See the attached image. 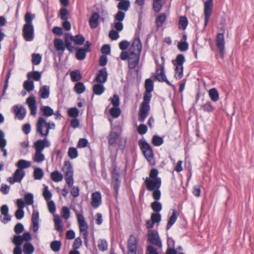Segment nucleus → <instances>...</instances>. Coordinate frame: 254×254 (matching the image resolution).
<instances>
[{"label": "nucleus", "instance_id": "50", "mask_svg": "<svg viewBox=\"0 0 254 254\" xmlns=\"http://www.w3.org/2000/svg\"><path fill=\"white\" fill-rule=\"evenodd\" d=\"M119 168L115 162L113 163L111 166V174L112 178L119 177Z\"/></svg>", "mask_w": 254, "mask_h": 254}, {"label": "nucleus", "instance_id": "29", "mask_svg": "<svg viewBox=\"0 0 254 254\" xmlns=\"http://www.w3.org/2000/svg\"><path fill=\"white\" fill-rule=\"evenodd\" d=\"M54 45L58 51L64 52L65 50V46L64 41L61 39L56 38L54 41Z\"/></svg>", "mask_w": 254, "mask_h": 254}, {"label": "nucleus", "instance_id": "15", "mask_svg": "<svg viewBox=\"0 0 254 254\" xmlns=\"http://www.w3.org/2000/svg\"><path fill=\"white\" fill-rule=\"evenodd\" d=\"M213 6V0H206L204 2V26H206L208 22L209 18L211 15Z\"/></svg>", "mask_w": 254, "mask_h": 254}, {"label": "nucleus", "instance_id": "43", "mask_svg": "<svg viewBox=\"0 0 254 254\" xmlns=\"http://www.w3.org/2000/svg\"><path fill=\"white\" fill-rule=\"evenodd\" d=\"M73 39L74 43L78 45H82L85 41L84 37L80 34L73 36Z\"/></svg>", "mask_w": 254, "mask_h": 254}, {"label": "nucleus", "instance_id": "45", "mask_svg": "<svg viewBox=\"0 0 254 254\" xmlns=\"http://www.w3.org/2000/svg\"><path fill=\"white\" fill-rule=\"evenodd\" d=\"M61 246L62 243L60 241H54L51 243L50 247L53 251L58 252L60 250Z\"/></svg>", "mask_w": 254, "mask_h": 254}, {"label": "nucleus", "instance_id": "7", "mask_svg": "<svg viewBox=\"0 0 254 254\" xmlns=\"http://www.w3.org/2000/svg\"><path fill=\"white\" fill-rule=\"evenodd\" d=\"M63 171L64 173L65 180L69 188L72 187L74 183L73 178V171L72 165L69 161H64Z\"/></svg>", "mask_w": 254, "mask_h": 254}, {"label": "nucleus", "instance_id": "55", "mask_svg": "<svg viewBox=\"0 0 254 254\" xmlns=\"http://www.w3.org/2000/svg\"><path fill=\"white\" fill-rule=\"evenodd\" d=\"M67 113L69 117L76 118L79 115V111L75 107L71 108L68 110Z\"/></svg>", "mask_w": 254, "mask_h": 254}, {"label": "nucleus", "instance_id": "64", "mask_svg": "<svg viewBox=\"0 0 254 254\" xmlns=\"http://www.w3.org/2000/svg\"><path fill=\"white\" fill-rule=\"evenodd\" d=\"M99 13L100 15L101 21L103 23L105 22L108 16L107 10L104 8H102Z\"/></svg>", "mask_w": 254, "mask_h": 254}, {"label": "nucleus", "instance_id": "57", "mask_svg": "<svg viewBox=\"0 0 254 254\" xmlns=\"http://www.w3.org/2000/svg\"><path fill=\"white\" fill-rule=\"evenodd\" d=\"M189 48V44L186 41H180L178 44V48L181 52L186 51Z\"/></svg>", "mask_w": 254, "mask_h": 254}, {"label": "nucleus", "instance_id": "56", "mask_svg": "<svg viewBox=\"0 0 254 254\" xmlns=\"http://www.w3.org/2000/svg\"><path fill=\"white\" fill-rule=\"evenodd\" d=\"M26 242L23 246V252L25 254H32V244L28 241Z\"/></svg>", "mask_w": 254, "mask_h": 254}, {"label": "nucleus", "instance_id": "36", "mask_svg": "<svg viewBox=\"0 0 254 254\" xmlns=\"http://www.w3.org/2000/svg\"><path fill=\"white\" fill-rule=\"evenodd\" d=\"M93 90L94 93L96 95H100L102 94L105 90L103 83L95 84L93 86Z\"/></svg>", "mask_w": 254, "mask_h": 254}, {"label": "nucleus", "instance_id": "26", "mask_svg": "<svg viewBox=\"0 0 254 254\" xmlns=\"http://www.w3.org/2000/svg\"><path fill=\"white\" fill-rule=\"evenodd\" d=\"M153 88L154 84L153 80L150 78L147 79L145 82V90L143 93V95H150V93L153 90Z\"/></svg>", "mask_w": 254, "mask_h": 254}, {"label": "nucleus", "instance_id": "40", "mask_svg": "<svg viewBox=\"0 0 254 254\" xmlns=\"http://www.w3.org/2000/svg\"><path fill=\"white\" fill-rule=\"evenodd\" d=\"M86 53H87V52L86 51H85V50L83 49V48H79L77 50L76 53V55H75L76 58L78 60H80V61L83 60L86 57Z\"/></svg>", "mask_w": 254, "mask_h": 254}, {"label": "nucleus", "instance_id": "46", "mask_svg": "<svg viewBox=\"0 0 254 254\" xmlns=\"http://www.w3.org/2000/svg\"><path fill=\"white\" fill-rule=\"evenodd\" d=\"M151 207L154 212L159 213L162 208V204L158 201H155L151 203Z\"/></svg>", "mask_w": 254, "mask_h": 254}, {"label": "nucleus", "instance_id": "39", "mask_svg": "<svg viewBox=\"0 0 254 254\" xmlns=\"http://www.w3.org/2000/svg\"><path fill=\"white\" fill-rule=\"evenodd\" d=\"M85 87L83 83L81 82H77L74 87V90L78 94H82L85 91Z\"/></svg>", "mask_w": 254, "mask_h": 254}, {"label": "nucleus", "instance_id": "34", "mask_svg": "<svg viewBox=\"0 0 254 254\" xmlns=\"http://www.w3.org/2000/svg\"><path fill=\"white\" fill-rule=\"evenodd\" d=\"M73 40V36L71 34L66 35L65 38V48L66 47L69 51H72L73 49V47L72 46Z\"/></svg>", "mask_w": 254, "mask_h": 254}, {"label": "nucleus", "instance_id": "22", "mask_svg": "<svg viewBox=\"0 0 254 254\" xmlns=\"http://www.w3.org/2000/svg\"><path fill=\"white\" fill-rule=\"evenodd\" d=\"M108 77V73L106 68L100 69L96 77V80L100 83H105Z\"/></svg>", "mask_w": 254, "mask_h": 254}, {"label": "nucleus", "instance_id": "11", "mask_svg": "<svg viewBox=\"0 0 254 254\" xmlns=\"http://www.w3.org/2000/svg\"><path fill=\"white\" fill-rule=\"evenodd\" d=\"M36 132L40 135L41 136L46 137L49 134H46L47 129V122L43 117L39 118L36 125Z\"/></svg>", "mask_w": 254, "mask_h": 254}, {"label": "nucleus", "instance_id": "60", "mask_svg": "<svg viewBox=\"0 0 254 254\" xmlns=\"http://www.w3.org/2000/svg\"><path fill=\"white\" fill-rule=\"evenodd\" d=\"M62 216L63 218L67 220L70 217V211L69 208L66 206H63L62 209Z\"/></svg>", "mask_w": 254, "mask_h": 254}, {"label": "nucleus", "instance_id": "25", "mask_svg": "<svg viewBox=\"0 0 254 254\" xmlns=\"http://www.w3.org/2000/svg\"><path fill=\"white\" fill-rule=\"evenodd\" d=\"M13 110L16 117L18 119L22 120L25 117L26 111L22 106H15Z\"/></svg>", "mask_w": 254, "mask_h": 254}, {"label": "nucleus", "instance_id": "8", "mask_svg": "<svg viewBox=\"0 0 254 254\" xmlns=\"http://www.w3.org/2000/svg\"><path fill=\"white\" fill-rule=\"evenodd\" d=\"M151 96H144L143 101L142 103L139 111L138 120L143 122L147 117L150 110L149 103L151 100Z\"/></svg>", "mask_w": 254, "mask_h": 254}, {"label": "nucleus", "instance_id": "5", "mask_svg": "<svg viewBox=\"0 0 254 254\" xmlns=\"http://www.w3.org/2000/svg\"><path fill=\"white\" fill-rule=\"evenodd\" d=\"M26 23L22 29V35L26 41L32 40V14L30 12H27L25 15Z\"/></svg>", "mask_w": 254, "mask_h": 254}, {"label": "nucleus", "instance_id": "21", "mask_svg": "<svg viewBox=\"0 0 254 254\" xmlns=\"http://www.w3.org/2000/svg\"><path fill=\"white\" fill-rule=\"evenodd\" d=\"M28 80L24 81L23 83L24 90L21 92L22 95H25L26 92H30L32 91V71L27 73Z\"/></svg>", "mask_w": 254, "mask_h": 254}, {"label": "nucleus", "instance_id": "9", "mask_svg": "<svg viewBox=\"0 0 254 254\" xmlns=\"http://www.w3.org/2000/svg\"><path fill=\"white\" fill-rule=\"evenodd\" d=\"M138 144L144 156L149 162H151L153 158V153L151 146L145 140L138 141Z\"/></svg>", "mask_w": 254, "mask_h": 254}, {"label": "nucleus", "instance_id": "52", "mask_svg": "<svg viewBox=\"0 0 254 254\" xmlns=\"http://www.w3.org/2000/svg\"><path fill=\"white\" fill-rule=\"evenodd\" d=\"M98 248L101 251L104 252L108 249V244L105 240H99L98 242Z\"/></svg>", "mask_w": 254, "mask_h": 254}, {"label": "nucleus", "instance_id": "48", "mask_svg": "<svg viewBox=\"0 0 254 254\" xmlns=\"http://www.w3.org/2000/svg\"><path fill=\"white\" fill-rule=\"evenodd\" d=\"M44 176V172L42 169L35 168L34 171V177L36 180H41Z\"/></svg>", "mask_w": 254, "mask_h": 254}, {"label": "nucleus", "instance_id": "3", "mask_svg": "<svg viewBox=\"0 0 254 254\" xmlns=\"http://www.w3.org/2000/svg\"><path fill=\"white\" fill-rule=\"evenodd\" d=\"M140 54L133 53L130 52V56L127 60L128 61V74L130 75L133 74V70H134V74L138 76L139 73V69L138 65L139 63Z\"/></svg>", "mask_w": 254, "mask_h": 254}, {"label": "nucleus", "instance_id": "37", "mask_svg": "<svg viewBox=\"0 0 254 254\" xmlns=\"http://www.w3.org/2000/svg\"><path fill=\"white\" fill-rule=\"evenodd\" d=\"M25 173L24 170L17 169L13 174V177L16 182H20L24 177Z\"/></svg>", "mask_w": 254, "mask_h": 254}, {"label": "nucleus", "instance_id": "41", "mask_svg": "<svg viewBox=\"0 0 254 254\" xmlns=\"http://www.w3.org/2000/svg\"><path fill=\"white\" fill-rule=\"evenodd\" d=\"M70 76L71 80L74 82L78 81L82 78L81 73L79 70L71 71L70 73Z\"/></svg>", "mask_w": 254, "mask_h": 254}, {"label": "nucleus", "instance_id": "19", "mask_svg": "<svg viewBox=\"0 0 254 254\" xmlns=\"http://www.w3.org/2000/svg\"><path fill=\"white\" fill-rule=\"evenodd\" d=\"M148 240L152 244L158 248H162V242L157 233L151 232L149 233Z\"/></svg>", "mask_w": 254, "mask_h": 254}, {"label": "nucleus", "instance_id": "14", "mask_svg": "<svg viewBox=\"0 0 254 254\" xmlns=\"http://www.w3.org/2000/svg\"><path fill=\"white\" fill-rule=\"evenodd\" d=\"M225 44L224 33H218L216 38V45L222 58H223L224 56Z\"/></svg>", "mask_w": 254, "mask_h": 254}, {"label": "nucleus", "instance_id": "27", "mask_svg": "<svg viewBox=\"0 0 254 254\" xmlns=\"http://www.w3.org/2000/svg\"><path fill=\"white\" fill-rule=\"evenodd\" d=\"M130 4L129 0H120L117 5V8L119 10V11L125 12L128 10Z\"/></svg>", "mask_w": 254, "mask_h": 254}, {"label": "nucleus", "instance_id": "38", "mask_svg": "<svg viewBox=\"0 0 254 254\" xmlns=\"http://www.w3.org/2000/svg\"><path fill=\"white\" fill-rule=\"evenodd\" d=\"M31 164V162L21 159L17 162L16 163V166L18 167V169H22L23 170L24 169H26L30 167Z\"/></svg>", "mask_w": 254, "mask_h": 254}, {"label": "nucleus", "instance_id": "2", "mask_svg": "<svg viewBox=\"0 0 254 254\" xmlns=\"http://www.w3.org/2000/svg\"><path fill=\"white\" fill-rule=\"evenodd\" d=\"M158 171L155 168L152 169L148 177H146L144 183L146 189L149 191H152L155 189H160L161 186V179L158 177Z\"/></svg>", "mask_w": 254, "mask_h": 254}, {"label": "nucleus", "instance_id": "17", "mask_svg": "<svg viewBox=\"0 0 254 254\" xmlns=\"http://www.w3.org/2000/svg\"><path fill=\"white\" fill-rule=\"evenodd\" d=\"M16 204L18 209L15 213V216L16 219L19 220L24 217L23 208L25 207V201L22 199H18L16 200Z\"/></svg>", "mask_w": 254, "mask_h": 254}, {"label": "nucleus", "instance_id": "62", "mask_svg": "<svg viewBox=\"0 0 254 254\" xmlns=\"http://www.w3.org/2000/svg\"><path fill=\"white\" fill-rule=\"evenodd\" d=\"M151 220L155 224L159 223L161 220V215L159 213H154L151 214Z\"/></svg>", "mask_w": 254, "mask_h": 254}, {"label": "nucleus", "instance_id": "42", "mask_svg": "<svg viewBox=\"0 0 254 254\" xmlns=\"http://www.w3.org/2000/svg\"><path fill=\"white\" fill-rule=\"evenodd\" d=\"M51 177L52 180L55 182H60L63 179L62 174L58 171H55L52 172L51 175Z\"/></svg>", "mask_w": 254, "mask_h": 254}, {"label": "nucleus", "instance_id": "63", "mask_svg": "<svg viewBox=\"0 0 254 254\" xmlns=\"http://www.w3.org/2000/svg\"><path fill=\"white\" fill-rule=\"evenodd\" d=\"M42 60V55L40 54H33V64L38 65Z\"/></svg>", "mask_w": 254, "mask_h": 254}, {"label": "nucleus", "instance_id": "12", "mask_svg": "<svg viewBox=\"0 0 254 254\" xmlns=\"http://www.w3.org/2000/svg\"><path fill=\"white\" fill-rule=\"evenodd\" d=\"M125 17V13L123 11H118L115 15V21L114 23V27L116 30L120 32L124 28V25L122 22Z\"/></svg>", "mask_w": 254, "mask_h": 254}, {"label": "nucleus", "instance_id": "51", "mask_svg": "<svg viewBox=\"0 0 254 254\" xmlns=\"http://www.w3.org/2000/svg\"><path fill=\"white\" fill-rule=\"evenodd\" d=\"M41 110L43 115L46 117H50L54 114L53 110L49 106L42 107Z\"/></svg>", "mask_w": 254, "mask_h": 254}, {"label": "nucleus", "instance_id": "47", "mask_svg": "<svg viewBox=\"0 0 254 254\" xmlns=\"http://www.w3.org/2000/svg\"><path fill=\"white\" fill-rule=\"evenodd\" d=\"M67 154L68 157L71 159L76 158L78 156V151L77 149L73 147H69L68 148Z\"/></svg>", "mask_w": 254, "mask_h": 254}, {"label": "nucleus", "instance_id": "53", "mask_svg": "<svg viewBox=\"0 0 254 254\" xmlns=\"http://www.w3.org/2000/svg\"><path fill=\"white\" fill-rule=\"evenodd\" d=\"M121 113V111L119 107H113L110 110V115L115 118H118Z\"/></svg>", "mask_w": 254, "mask_h": 254}, {"label": "nucleus", "instance_id": "49", "mask_svg": "<svg viewBox=\"0 0 254 254\" xmlns=\"http://www.w3.org/2000/svg\"><path fill=\"white\" fill-rule=\"evenodd\" d=\"M164 140L161 137H160L157 135H154L152 138V143L156 146H159L163 143Z\"/></svg>", "mask_w": 254, "mask_h": 254}, {"label": "nucleus", "instance_id": "20", "mask_svg": "<svg viewBox=\"0 0 254 254\" xmlns=\"http://www.w3.org/2000/svg\"><path fill=\"white\" fill-rule=\"evenodd\" d=\"M102 195L99 191L93 192L91 195V205L94 208H97L101 204Z\"/></svg>", "mask_w": 254, "mask_h": 254}, {"label": "nucleus", "instance_id": "6", "mask_svg": "<svg viewBox=\"0 0 254 254\" xmlns=\"http://www.w3.org/2000/svg\"><path fill=\"white\" fill-rule=\"evenodd\" d=\"M185 62V57L183 54L178 55L176 60L172 61L175 66V76L177 78L181 79L183 76V64Z\"/></svg>", "mask_w": 254, "mask_h": 254}, {"label": "nucleus", "instance_id": "4", "mask_svg": "<svg viewBox=\"0 0 254 254\" xmlns=\"http://www.w3.org/2000/svg\"><path fill=\"white\" fill-rule=\"evenodd\" d=\"M31 239L29 232H25L22 235H16L13 237V243L16 246L13 250V254H21L22 250L20 248L24 241H29Z\"/></svg>", "mask_w": 254, "mask_h": 254}, {"label": "nucleus", "instance_id": "24", "mask_svg": "<svg viewBox=\"0 0 254 254\" xmlns=\"http://www.w3.org/2000/svg\"><path fill=\"white\" fill-rule=\"evenodd\" d=\"M108 142L110 145H115L119 139V134L115 131H112L108 136Z\"/></svg>", "mask_w": 254, "mask_h": 254}, {"label": "nucleus", "instance_id": "1", "mask_svg": "<svg viewBox=\"0 0 254 254\" xmlns=\"http://www.w3.org/2000/svg\"><path fill=\"white\" fill-rule=\"evenodd\" d=\"M50 145L51 143L47 138L36 141L33 144L35 149L34 161L38 163L43 162L45 160V157L43 151L45 148L48 147Z\"/></svg>", "mask_w": 254, "mask_h": 254}, {"label": "nucleus", "instance_id": "44", "mask_svg": "<svg viewBox=\"0 0 254 254\" xmlns=\"http://www.w3.org/2000/svg\"><path fill=\"white\" fill-rule=\"evenodd\" d=\"M60 16L61 19L66 20L69 18V13L65 8H62L59 11Z\"/></svg>", "mask_w": 254, "mask_h": 254}, {"label": "nucleus", "instance_id": "32", "mask_svg": "<svg viewBox=\"0 0 254 254\" xmlns=\"http://www.w3.org/2000/svg\"><path fill=\"white\" fill-rule=\"evenodd\" d=\"M165 0H153V9L155 12H159L161 10Z\"/></svg>", "mask_w": 254, "mask_h": 254}, {"label": "nucleus", "instance_id": "30", "mask_svg": "<svg viewBox=\"0 0 254 254\" xmlns=\"http://www.w3.org/2000/svg\"><path fill=\"white\" fill-rule=\"evenodd\" d=\"M6 144V141L4 139V133L1 130H0V148L1 150L3 152V155L4 156L7 155L6 150L4 149Z\"/></svg>", "mask_w": 254, "mask_h": 254}, {"label": "nucleus", "instance_id": "10", "mask_svg": "<svg viewBox=\"0 0 254 254\" xmlns=\"http://www.w3.org/2000/svg\"><path fill=\"white\" fill-rule=\"evenodd\" d=\"M139 30H137L135 34V38L132 43L129 50L133 53L140 54L142 50V44L139 38Z\"/></svg>", "mask_w": 254, "mask_h": 254}, {"label": "nucleus", "instance_id": "13", "mask_svg": "<svg viewBox=\"0 0 254 254\" xmlns=\"http://www.w3.org/2000/svg\"><path fill=\"white\" fill-rule=\"evenodd\" d=\"M77 221L80 233L82 236L88 235V226L82 214H77Z\"/></svg>", "mask_w": 254, "mask_h": 254}, {"label": "nucleus", "instance_id": "33", "mask_svg": "<svg viewBox=\"0 0 254 254\" xmlns=\"http://www.w3.org/2000/svg\"><path fill=\"white\" fill-rule=\"evenodd\" d=\"M166 14L162 13L156 18L155 24L158 29L162 26L166 20Z\"/></svg>", "mask_w": 254, "mask_h": 254}, {"label": "nucleus", "instance_id": "54", "mask_svg": "<svg viewBox=\"0 0 254 254\" xmlns=\"http://www.w3.org/2000/svg\"><path fill=\"white\" fill-rule=\"evenodd\" d=\"M179 25L180 27L182 28L183 30L186 29L188 25V20L187 18L185 16L180 17L179 20Z\"/></svg>", "mask_w": 254, "mask_h": 254}, {"label": "nucleus", "instance_id": "59", "mask_svg": "<svg viewBox=\"0 0 254 254\" xmlns=\"http://www.w3.org/2000/svg\"><path fill=\"white\" fill-rule=\"evenodd\" d=\"M43 196L44 197L45 200L47 201H49L52 197V193L48 190V187L47 186H44V189L43 192Z\"/></svg>", "mask_w": 254, "mask_h": 254}, {"label": "nucleus", "instance_id": "18", "mask_svg": "<svg viewBox=\"0 0 254 254\" xmlns=\"http://www.w3.org/2000/svg\"><path fill=\"white\" fill-rule=\"evenodd\" d=\"M99 20L101 21L100 14L97 12H93L89 19V24L92 29L97 27L99 24Z\"/></svg>", "mask_w": 254, "mask_h": 254}, {"label": "nucleus", "instance_id": "35", "mask_svg": "<svg viewBox=\"0 0 254 254\" xmlns=\"http://www.w3.org/2000/svg\"><path fill=\"white\" fill-rule=\"evenodd\" d=\"M121 182L119 180V177L112 178V187L115 190L116 195L118 194L119 190L120 187Z\"/></svg>", "mask_w": 254, "mask_h": 254}, {"label": "nucleus", "instance_id": "23", "mask_svg": "<svg viewBox=\"0 0 254 254\" xmlns=\"http://www.w3.org/2000/svg\"><path fill=\"white\" fill-rule=\"evenodd\" d=\"M160 70L157 68L156 69V74L155 78L159 81L164 82V80L166 79V76L165 74L164 65V64L160 65Z\"/></svg>", "mask_w": 254, "mask_h": 254}, {"label": "nucleus", "instance_id": "28", "mask_svg": "<svg viewBox=\"0 0 254 254\" xmlns=\"http://www.w3.org/2000/svg\"><path fill=\"white\" fill-rule=\"evenodd\" d=\"M178 217V214L175 209L173 210L171 216L169 217L166 226V229L168 230L171 228L172 225L176 222Z\"/></svg>", "mask_w": 254, "mask_h": 254}, {"label": "nucleus", "instance_id": "16", "mask_svg": "<svg viewBox=\"0 0 254 254\" xmlns=\"http://www.w3.org/2000/svg\"><path fill=\"white\" fill-rule=\"evenodd\" d=\"M137 240L133 235H130L127 242V254H136Z\"/></svg>", "mask_w": 254, "mask_h": 254}, {"label": "nucleus", "instance_id": "58", "mask_svg": "<svg viewBox=\"0 0 254 254\" xmlns=\"http://www.w3.org/2000/svg\"><path fill=\"white\" fill-rule=\"evenodd\" d=\"M201 108L204 111L207 112H211L214 110L213 107L211 105L210 102L208 101L202 105Z\"/></svg>", "mask_w": 254, "mask_h": 254}, {"label": "nucleus", "instance_id": "61", "mask_svg": "<svg viewBox=\"0 0 254 254\" xmlns=\"http://www.w3.org/2000/svg\"><path fill=\"white\" fill-rule=\"evenodd\" d=\"M50 87L47 85H44L42 87L39 92V95H49Z\"/></svg>", "mask_w": 254, "mask_h": 254}, {"label": "nucleus", "instance_id": "31", "mask_svg": "<svg viewBox=\"0 0 254 254\" xmlns=\"http://www.w3.org/2000/svg\"><path fill=\"white\" fill-rule=\"evenodd\" d=\"M39 213L34 211L33 212V232H36L39 229Z\"/></svg>", "mask_w": 254, "mask_h": 254}]
</instances>
